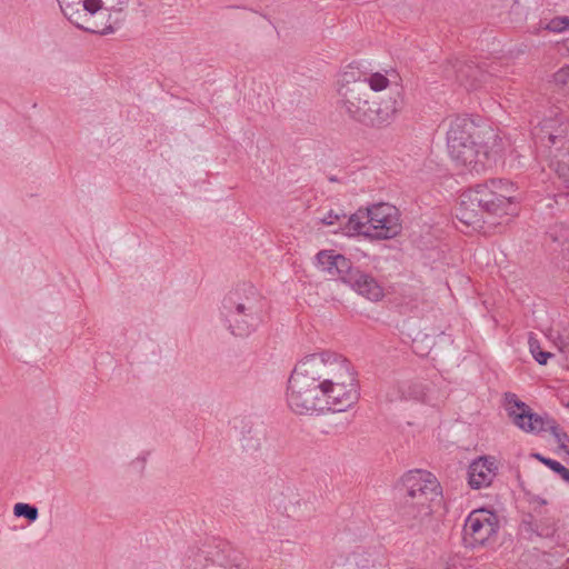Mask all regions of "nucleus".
Here are the masks:
<instances>
[{
  "label": "nucleus",
  "instance_id": "1",
  "mask_svg": "<svg viewBox=\"0 0 569 569\" xmlns=\"http://www.w3.org/2000/svg\"><path fill=\"white\" fill-rule=\"evenodd\" d=\"M286 399L297 415L346 411L359 399L353 368L345 357L332 351L307 355L289 378Z\"/></svg>",
  "mask_w": 569,
  "mask_h": 569
},
{
  "label": "nucleus",
  "instance_id": "2",
  "mask_svg": "<svg viewBox=\"0 0 569 569\" xmlns=\"http://www.w3.org/2000/svg\"><path fill=\"white\" fill-rule=\"evenodd\" d=\"M512 192L513 186L502 180H492L465 190L459 197L456 216L476 230L486 223L497 224L496 219L516 212Z\"/></svg>",
  "mask_w": 569,
  "mask_h": 569
},
{
  "label": "nucleus",
  "instance_id": "3",
  "mask_svg": "<svg viewBox=\"0 0 569 569\" xmlns=\"http://www.w3.org/2000/svg\"><path fill=\"white\" fill-rule=\"evenodd\" d=\"M353 70L345 71L338 80V106L350 119L367 127L390 123L399 111L396 98L370 102L363 82H357Z\"/></svg>",
  "mask_w": 569,
  "mask_h": 569
},
{
  "label": "nucleus",
  "instance_id": "4",
  "mask_svg": "<svg viewBox=\"0 0 569 569\" xmlns=\"http://www.w3.org/2000/svg\"><path fill=\"white\" fill-rule=\"evenodd\" d=\"M227 322L236 337H248L267 318V301L252 284L238 286L226 299Z\"/></svg>",
  "mask_w": 569,
  "mask_h": 569
},
{
  "label": "nucleus",
  "instance_id": "5",
  "mask_svg": "<svg viewBox=\"0 0 569 569\" xmlns=\"http://www.w3.org/2000/svg\"><path fill=\"white\" fill-rule=\"evenodd\" d=\"M401 229L399 210L389 203H377L350 216L342 229V234L387 240L397 237Z\"/></svg>",
  "mask_w": 569,
  "mask_h": 569
},
{
  "label": "nucleus",
  "instance_id": "6",
  "mask_svg": "<svg viewBox=\"0 0 569 569\" xmlns=\"http://www.w3.org/2000/svg\"><path fill=\"white\" fill-rule=\"evenodd\" d=\"M487 136V142L483 146L477 143L473 138L459 143L453 137L451 139V147L448 148L450 157L458 166L479 171L483 167L485 160L498 152L495 150L497 136L492 130H488Z\"/></svg>",
  "mask_w": 569,
  "mask_h": 569
},
{
  "label": "nucleus",
  "instance_id": "7",
  "mask_svg": "<svg viewBox=\"0 0 569 569\" xmlns=\"http://www.w3.org/2000/svg\"><path fill=\"white\" fill-rule=\"evenodd\" d=\"M499 528L497 515L488 509H476L469 513L463 526V541L469 547L483 546Z\"/></svg>",
  "mask_w": 569,
  "mask_h": 569
},
{
  "label": "nucleus",
  "instance_id": "8",
  "mask_svg": "<svg viewBox=\"0 0 569 569\" xmlns=\"http://www.w3.org/2000/svg\"><path fill=\"white\" fill-rule=\"evenodd\" d=\"M507 410L513 423L525 432L541 433L552 427V419L548 416H539L515 396L508 398Z\"/></svg>",
  "mask_w": 569,
  "mask_h": 569
},
{
  "label": "nucleus",
  "instance_id": "9",
  "mask_svg": "<svg viewBox=\"0 0 569 569\" xmlns=\"http://www.w3.org/2000/svg\"><path fill=\"white\" fill-rule=\"evenodd\" d=\"M343 284L359 297L373 303L382 301L387 296V289L383 283L372 273L358 267H355Z\"/></svg>",
  "mask_w": 569,
  "mask_h": 569
},
{
  "label": "nucleus",
  "instance_id": "10",
  "mask_svg": "<svg viewBox=\"0 0 569 569\" xmlns=\"http://www.w3.org/2000/svg\"><path fill=\"white\" fill-rule=\"evenodd\" d=\"M442 505L441 486L426 492V495L406 499L405 515L408 519L420 523L428 521Z\"/></svg>",
  "mask_w": 569,
  "mask_h": 569
},
{
  "label": "nucleus",
  "instance_id": "11",
  "mask_svg": "<svg viewBox=\"0 0 569 569\" xmlns=\"http://www.w3.org/2000/svg\"><path fill=\"white\" fill-rule=\"evenodd\" d=\"M63 16L76 27L91 32L92 16L100 9L99 0H57Z\"/></svg>",
  "mask_w": 569,
  "mask_h": 569
},
{
  "label": "nucleus",
  "instance_id": "12",
  "mask_svg": "<svg viewBox=\"0 0 569 569\" xmlns=\"http://www.w3.org/2000/svg\"><path fill=\"white\" fill-rule=\"evenodd\" d=\"M316 267L331 277L338 278L342 283L355 269L351 261L335 250H321L315 257Z\"/></svg>",
  "mask_w": 569,
  "mask_h": 569
},
{
  "label": "nucleus",
  "instance_id": "13",
  "mask_svg": "<svg viewBox=\"0 0 569 569\" xmlns=\"http://www.w3.org/2000/svg\"><path fill=\"white\" fill-rule=\"evenodd\" d=\"M499 461L492 456L473 460L468 468V483L472 489L489 487L497 476Z\"/></svg>",
  "mask_w": 569,
  "mask_h": 569
},
{
  "label": "nucleus",
  "instance_id": "14",
  "mask_svg": "<svg viewBox=\"0 0 569 569\" xmlns=\"http://www.w3.org/2000/svg\"><path fill=\"white\" fill-rule=\"evenodd\" d=\"M100 9L92 16L91 32L109 34L114 31L116 20L112 13L122 12L128 6L129 0H99Z\"/></svg>",
  "mask_w": 569,
  "mask_h": 569
},
{
  "label": "nucleus",
  "instance_id": "15",
  "mask_svg": "<svg viewBox=\"0 0 569 569\" xmlns=\"http://www.w3.org/2000/svg\"><path fill=\"white\" fill-rule=\"evenodd\" d=\"M400 482L407 499L426 495V492L440 487L438 479L431 472L421 469L406 472Z\"/></svg>",
  "mask_w": 569,
  "mask_h": 569
},
{
  "label": "nucleus",
  "instance_id": "16",
  "mask_svg": "<svg viewBox=\"0 0 569 569\" xmlns=\"http://www.w3.org/2000/svg\"><path fill=\"white\" fill-rule=\"evenodd\" d=\"M387 399L393 401H425L426 388L418 381H399L387 392Z\"/></svg>",
  "mask_w": 569,
  "mask_h": 569
},
{
  "label": "nucleus",
  "instance_id": "17",
  "mask_svg": "<svg viewBox=\"0 0 569 569\" xmlns=\"http://www.w3.org/2000/svg\"><path fill=\"white\" fill-rule=\"evenodd\" d=\"M447 131V144L451 147V139L455 137L459 143L469 141L476 134L475 124L465 117H451Z\"/></svg>",
  "mask_w": 569,
  "mask_h": 569
},
{
  "label": "nucleus",
  "instance_id": "18",
  "mask_svg": "<svg viewBox=\"0 0 569 569\" xmlns=\"http://www.w3.org/2000/svg\"><path fill=\"white\" fill-rule=\"evenodd\" d=\"M240 557L231 549L214 550L210 555V563L204 569H238L240 567Z\"/></svg>",
  "mask_w": 569,
  "mask_h": 569
},
{
  "label": "nucleus",
  "instance_id": "19",
  "mask_svg": "<svg viewBox=\"0 0 569 569\" xmlns=\"http://www.w3.org/2000/svg\"><path fill=\"white\" fill-rule=\"evenodd\" d=\"M214 553V550L207 551L200 549H189L183 558L184 569H204L210 563V555Z\"/></svg>",
  "mask_w": 569,
  "mask_h": 569
},
{
  "label": "nucleus",
  "instance_id": "20",
  "mask_svg": "<svg viewBox=\"0 0 569 569\" xmlns=\"http://www.w3.org/2000/svg\"><path fill=\"white\" fill-rule=\"evenodd\" d=\"M361 82L365 83L366 88L369 87L373 91H382L388 88V78L379 72L372 73L366 77Z\"/></svg>",
  "mask_w": 569,
  "mask_h": 569
},
{
  "label": "nucleus",
  "instance_id": "21",
  "mask_svg": "<svg viewBox=\"0 0 569 569\" xmlns=\"http://www.w3.org/2000/svg\"><path fill=\"white\" fill-rule=\"evenodd\" d=\"M13 515L16 517H24L30 522H34L39 517L38 509L34 506L23 502H18L13 506Z\"/></svg>",
  "mask_w": 569,
  "mask_h": 569
},
{
  "label": "nucleus",
  "instance_id": "22",
  "mask_svg": "<svg viewBox=\"0 0 569 569\" xmlns=\"http://www.w3.org/2000/svg\"><path fill=\"white\" fill-rule=\"evenodd\" d=\"M529 350L535 360L540 365H546L552 357V353L542 351L538 340L532 337L529 338Z\"/></svg>",
  "mask_w": 569,
  "mask_h": 569
},
{
  "label": "nucleus",
  "instance_id": "23",
  "mask_svg": "<svg viewBox=\"0 0 569 569\" xmlns=\"http://www.w3.org/2000/svg\"><path fill=\"white\" fill-rule=\"evenodd\" d=\"M442 569H471V565L459 555H450L443 559Z\"/></svg>",
  "mask_w": 569,
  "mask_h": 569
},
{
  "label": "nucleus",
  "instance_id": "24",
  "mask_svg": "<svg viewBox=\"0 0 569 569\" xmlns=\"http://www.w3.org/2000/svg\"><path fill=\"white\" fill-rule=\"evenodd\" d=\"M547 431L551 432L559 446V448L567 455H569V438L566 433L559 430L558 425L552 419V427H548Z\"/></svg>",
  "mask_w": 569,
  "mask_h": 569
},
{
  "label": "nucleus",
  "instance_id": "25",
  "mask_svg": "<svg viewBox=\"0 0 569 569\" xmlns=\"http://www.w3.org/2000/svg\"><path fill=\"white\" fill-rule=\"evenodd\" d=\"M552 32H562L569 30V17H555L545 27Z\"/></svg>",
  "mask_w": 569,
  "mask_h": 569
},
{
  "label": "nucleus",
  "instance_id": "26",
  "mask_svg": "<svg viewBox=\"0 0 569 569\" xmlns=\"http://www.w3.org/2000/svg\"><path fill=\"white\" fill-rule=\"evenodd\" d=\"M347 221L348 219L345 216L340 217L338 213H333L332 211L328 212L323 218H321V222L325 226L332 227L338 224L341 232Z\"/></svg>",
  "mask_w": 569,
  "mask_h": 569
},
{
  "label": "nucleus",
  "instance_id": "27",
  "mask_svg": "<svg viewBox=\"0 0 569 569\" xmlns=\"http://www.w3.org/2000/svg\"><path fill=\"white\" fill-rule=\"evenodd\" d=\"M555 166V171L563 183L569 187V163L558 161Z\"/></svg>",
  "mask_w": 569,
  "mask_h": 569
},
{
  "label": "nucleus",
  "instance_id": "28",
  "mask_svg": "<svg viewBox=\"0 0 569 569\" xmlns=\"http://www.w3.org/2000/svg\"><path fill=\"white\" fill-rule=\"evenodd\" d=\"M555 80L558 83L567 84L569 82V66L561 68L556 74Z\"/></svg>",
  "mask_w": 569,
  "mask_h": 569
},
{
  "label": "nucleus",
  "instance_id": "29",
  "mask_svg": "<svg viewBox=\"0 0 569 569\" xmlns=\"http://www.w3.org/2000/svg\"><path fill=\"white\" fill-rule=\"evenodd\" d=\"M545 465L557 473H559L560 470L563 468V466L560 462L549 459V458L547 461H545Z\"/></svg>",
  "mask_w": 569,
  "mask_h": 569
},
{
  "label": "nucleus",
  "instance_id": "30",
  "mask_svg": "<svg viewBox=\"0 0 569 569\" xmlns=\"http://www.w3.org/2000/svg\"><path fill=\"white\" fill-rule=\"evenodd\" d=\"M558 475L565 482L569 483V469L563 467Z\"/></svg>",
  "mask_w": 569,
  "mask_h": 569
},
{
  "label": "nucleus",
  "instance_id": "31",
  "mask_svg": "<svg viewBox=\"0 0 569 569\" xmlns=\"http://www.w3.org/2000/svg\"><path fill=\"white\" fill-rule=\"evenodd\" d=\"M548 134V139L552 144H555L560 139L559 134H555L552 132H549Z\"/></svg>",
  "mask_w": 569,
  "mask_h": 569
},
{
  "label": "nucleus",
  "instance_id": "32",
  "mask_svg": "<svg viewBox=\"0 0 569 569\" xmlns=\"http://www.w3.org/2000/svg\"><path fill=\"white\" fill-rule=\"evenodd\" d=\"M531 457L539 460L540 462H542L545 465V461L548 460V458H545L543 456H541L540 453H531Z\"/></svg>",
  "mask_w": 569,
  "mask_h": 569
}]
</instances>
